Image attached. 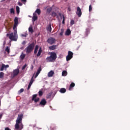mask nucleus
I'll use <instances>...</instances> for the list:
<instances>
[{"instance_id":"1","label":"nucleus","mask_w":130,"mask_h":130,"mask_svg":"<svg viewBox=\"0 0 130 130\" xmlns=\"http://www.w3.org/2000/svg\"><path fill=\"white\" fill-rule=\"evenodd\" d=\"M23 117H24L23 114L18 115V117L16 121V124L15 125V129L21 130L23 128V123H22Z\"/></svg>"},{"instance_id":"2","label":"nucleus","mask_w":130,"mask_h":130,"mask_svg":"<svg viewBox=\"0 0 130 130\" xmlns=\"http://www.w3.org/2000/svg\"><path fill=\"white\" fill-rule=\"evenodd\" d=\"M18 25L14 24L13 25V30L14 32L13 35V33L11 32L10 34H7L6 36L9 38L11 41H17L18 40V35L17 34V26Z\"/></svg>"},{"instance_id":"3","label":"nucleus","mask_w":130,"mask_h":130,"mask_svg":"<svg viewBox=\"0 0 130 130\" xmlns=\"http://www.w3.org/2000/svg\"><path fill=\"white\" fill-rule=\"evenodd\" d=\"M56 53L55 52H51L50 56L46 58V60L49 62H52L53 60H55L57 58Z\"/></svg>"},{"instance_id":"4","label":"nucleus","mask_w":130,"mask_h":130,"mask_svg":"<svg viewBox=\"0 0 130 130\" xmlns=\"http://www.w3.org/2000/svg\"><path fill=\"white\" fill-rule=\"evenodd\" d=\"M34 47H35V43L34 42L30 44L26 48V53H31L32 51H33L34 49Z\"/></svg>"},{"instance_id":"5","label":"nucleus","mask_w":130,"mask_h":130,"mask_svg":"<svg viewBox=\"0 0 130 130\" xmlns=\"http://www.w3.org/2000/svg\"><path fill=\"white\" fill-rule=\"evenodd\" d=\"M73 55H74V53L72 51H69L68 55L66 56L67 61L71 60L73 58Z\"/></svg>"},{"instance_id":"6","label":"nucleus","mask_w":130,"mask_h":130,"mask_svg":"<svg viewBox=\"0 0 130 130\" xmlns=\"http://www.w3.org/2000/svg\"><path fill=\"white\" fill-rule=\"evenodd\" d=\"M55 41H56L55 39L51 37L48 39L47 42L49 43V44L52 45V44H54V43H55Z\"/></svg>"},{"instance_id":"7","label":"nucleus","mask_w":130,"mask_h":130,"mask_svg":"<svg viewBox=\"0 0 130 130\" xmlns=\"http://www.w3.org/2000/svg\"><path fill=\"white\" fill-rule=\"evenodd\" d=\"M76 15H77L79 18L82 16V10L79 7L77 8Z\"/></svg>"},{"instance_id":"8","label":"nucleus","mask_w":130,"mask_h":130,"mask_svg":"<svg viewBox=\"0 0 130 130\" xmlns=\"http://www.w3.org/2000/svg\"><path fill=\"white\" fill-rule=\"evenodd\" d=\"M19 73H20V70L19 69H15V70L13 71L12 76L13 77H15L18 75H19Z\"/></svg>"},{"instance_id":"9","label":"nucleus","mask_w":130,"mask_h":130,"mask_svg":"<svg viewBox=\"0 0 130 130\" xmlns=\"http://www.w3.org/2000/svg\"><path fill=\"white\" fill-rule=\"evenodd\" d=\"M47 103V102H46V100H45V99H42L40 103V105L44 106L46 105Z\"/></svg>"},{"instance_id":"10","label":"nucleus","mask_w":130,"mask_h":130,"mask_svg":"<svg viewBox=\"0 0 130 130\" xmlns=\"http://www.w3.org/2000/svg\"><path fill=\"white\" fill-rule=\"evenodd\" d=\"M8 68H9V64L5 65V64L3 63L0 69V71H3L4 70H5V69H8Z\"/></svg>"},{"instance_id":"11","label":"nucleus","mask_w":130,"mask_h":130,"mask_svg":"<svg viewBox=\"0 0 130 130\" xmlns=\"http://www.w3.org/2000/svg\"><path fill=\"white\" fill-rule=\"evenodd\" d=\"M32 22H35V21L38 20V17L37 16H36V13H34L33 14V16H32Z\"/></svg>"},{"instance_id":"12","label":"nucleus","mask_w":130,"mask_h":130,"mask_svg":"<svg viewBox=\"0 0 130 130\" xmlns=\"http://www.w3.org/2000/svg\"><path fill=\"white\" fill-rule=\"evenodd\" d=\"M41 71H42V69H41V67H39L38 70L37 71L36 74L35 76V78H36L37 77H38V75H39V74L40 73V72H41Z\"/></svg>"},{"instance_id":"13","label":"nucleus","mask_w":130,"mask_h":130,"mask_svg":"<svg viewBox=\"0 0 130 130\" xmlns=\"http://www.w3.org/2000/svg\"><path fill=\"white\" fill-rule=\"evenodd\" d=\"M41 53H42V48H40L37 54V57H39V56H40V55H41Z\"/></svg>"},{"instance_id":"14","label":"nucleus","mask_w":130,"mask_h":130,"mask_svg":"<svg viewBox=\"0 0 130 130\" xmlns=\"http://www.w3.org/2000/svg\"><path fill=\"white\" fill-rule=\"evenodd\" d=\"M71 33H72V31H71V29H68L66 31L65 35L67 36H70V35H71Z\"/></svg>"},{"instance_id":"15","label":"nucleus","mask_w":130,"mask_h":130,"mask_svg":"<svg viewBox=\"0 0 130 130\" xmlns=\"http://www.w3.org/2000/svg\"><path fill=\"white\" fill-rule=\"evenodd\" d=\"M75 84L74 82L71 83L69 88V91H71L72 89H73V88L75 87Z\"/></svg>"},{"instance_id":"16","label":"nucleus","mask_w":130,"mask_h":130,"mask_svg":"<svg viewBox=\"0 0 130 130\" xmlns=\"http://www.w3.org/2000/svg\"><path fill=\"white\" fill-rule=\"evenodd\" d=\"M56 49V45H52L51 46L49 47V49L50 50H55V49Z\"/></svg>"},{"instance_id":"17","label":"nucleus","mask_w":130,"mask_h":130,"mask_svg":"<svg viewBox=\"0 0 130 130\" xmlns=\"http://www.w3.org/2000/svg\"><path fill=\"white\" fill-rule=\"evenodd\" d=\"M52 29V28H51V24H49L48 26V27L47 28V31L50 32V33H51Z\"/></svg>"},{"instance_id":"18","label":"nucleus","mask_w":130,"mask_h":130,"mask_svg":"<svg viewBox=\"0 0 130 130\" xmlns=\"http://www.w3.org/2000/svg\"><path fill=\"white\" fill-rule=\"evenodd\" d=\"M38 48H39V46H38V45H37L35 47V50H34L35 54H36V53H37V52L38 51Z\"/></svg>"},{"instance_id":"19","label":"nucleus","mask_w":130,"mask_h":130,"mask_svg":"<svg viewBox=\"0 0 130 130\" xmlns=\"http://www.w3.org/2000/svg\"><path fill=\"white\" fill-rule=\"evenodd\" d=\"M53 75H54V72H53V71H51L48 74V77H52Z\"/></svg>"},{"instance_id":"20","label":"nucleus","mask_w":130,"mask_h":130,"mask_svg":"<svg viewBox=\"0 0 130 130\" xmlns=\"http://www.w3.org/2000/svg\"><path fill=\"white\" fill-rule=\"evenodd\" d=\"M18 23H19V20L17 17H15L14 18V24L18 25Z\"/></svg>"},{"instance_id":"21","label":"nucleus","mask_w":130,"mask_h":130,"mask_svg":"<svg viewBox=\"0 0 130 130\" xmlns=\"http://www.w3.org/2000/svg\"><path fill=\"white\" fill-rule=\"evenodd\" d=\"M25 56H26V55H25V54H24V53H22L20 56V59L21 60H23V59H24L25 58Z\"/></svg>"},{"instance_id":"22","label":"nucleus","mask_w":130,"mask_h":130,"mask_svg":"<svg viewBox=\"0 0 130 130\" xmlns=\"http://www.w3.org/2000/svg\"><path fill=\"white\" fill-rule=\"evenodd\" d=\"M59 92L62 93H66V92H67V89H66V88H62L60 89Z\"/></svg>"},{"instance_id":"23","label":"nucleus","mask_w":130,"mask_h":130,"mask_svg":"<svg viewBox=\"0 0 130 130\" xmlns=\"http://www.w3.org/2000/svg\"><path fill=\"white\" fill-rule=\"evenodd\" d=\"M68 75V72H67L66 71H63L62 72V76L63 77H66V76H67Z\"/></svg>"},{"instance_id":"24","label":"nucleus","mask_w":130,"mask_h":130,"mask_svg":"<svg viewBox=\"0 0 130 130\" xmlns=\"http://www.w3.org/2000/svg\"><path fill=\"white\" fill-rule=\"evenodd\" d=\"M35 13H37V14H38V15H40L41 14V10H40V9H37L36 10Z\"/></svg>"},{"instance_id":"25","label":"nucleus","mask_w":130,"mask_h":130,"mask_svg":"<svg viewBox=\"0 0 130 130\" xmlns=\"http://www.w3.org/2000/svg\"><path fill=\"white\" fill-rule=\"evenodd\" d=\"M16 13L17 15L20 14V7H19V6H16Z\"/></svg>"},{"instance_id":"26","label":"nucleus","mask_w":130,"mask_h":130,"mask_svg":"<svg viewBox=\"0 0 130 130\" xmlns=\"http://www.w3.org/2000/svg\"><path fill=\"white\" fill-rule=\"evenodd\" d=\"M51 95H52V92H50L48 93V94L47 95V99H49L51 98Z\"/></svg>"},{"instance_id":"27","label":"nucleus","mask_w":130,"mask_h":130,"mask_svg":"<svg viewBox=\"0 0 130 130\" xmlns=\"http://www.w3.org/2000/svg\"><path fill=\"white\" fill-rule=\"evenodd\" d=\"M10 14H12V15L15 14V9L14 8H11L10 9Z\"/></svg>"},{"instance_id":"28","label":"nucleus","mask_w":130,"mask_h":130,"mask_svg":"<svg viewBox=\"0 0 130 130\" xmlns=\"http://www.w3.org/2000/svg\"><path fill=\"white\" fill-rule=\"evenodd\" d=\"M51 130H55L56 129V127L54 125H51L50 126Z\"/></svg>"},{"instance_id":"29","label":"nucleus","mask_w":130,"mask_h":130,"mask_svg":"<svg viewBox=\"0 0 130 130\" xmlns=\"http://www.w3.org/2000/svg\"><path fill=\"white\" fill-rule=\"evenodd\" d=\"M51 16H53L54 18H55V17H57V14H56V13L53 12L52 13Z\"/></svg>"},{"instance_id":"30","label":"nucleus","mask_w":130,"mask_h":130,"mask_svg":"<svg viewBox=\"0 0 130 130\" xmlns=\"http://www.w3.org/2000/svg\"><path fill=\"white\" fill-rule=\"evenodd\" d=\"M4 76H5V73H4V72L0 73V79H3Z\"/></svg>"},{"instance_id":"31","label":"nucleus","mask_w":130,"mask_h":130,"mask_svg":"<svg viewBox=\"0 0 130 130\" xmlns=\"http://www.w3.org/2000/svg\"><path fill=\"white\" fill-rule=\"evenodd\" d=\"M61 32L59 34L60 36H62V35H63V32H64V30H63V29L61 28L60 29Z\"/></svg>"},{"instance_id":"32","label":"nucleus","mask_w":130,"mask_h":130,"mask_svg":"<svg viewBox=\"0 0 130 130\" xmlns=\"http://www.w3.org/2000/svg\"><path fill=\"white\" fill-rule=\"evenodd\" d=\"M38 93H39V96H40V97H41V96L43 95V91H42V90H40Z\"/></svg>"},{"instance_id":"33","label":"nucleus","mask_w":130,"mask_h":130,"mask_svg":"<svg viewBox=\"0 0 130 130\" xmlns=\"http://www.w3.org/2000/svg\"><path fill=\"white\" fill-rule=\"evenodd\" d=\"M51 11H52V8H51L47 9V13H48L49 14V13H50L51 12Z\"/></svg>"},{"instance_id":"34","label":"nucleus","mask_w":130,"mask_h":130,"mask_svg":"<svg viewBox=\"0 0 130 130\" xmlns=\"http://www.w3.org/2000/svg\"><path fill=\"white\" fill-rule=\"evenodd\" d=\"M33 78H34V76H32L30 80V81L29 83L30 85H32V84H33V82H34V79H33Z\"/></svg>"},{"instance_id":"35","label":"nucleus","mask_w":130,"mask_h":130,"mask_svg":"<svg viewBox=\"0 0 130 130\" xmlns=\"http://www.w3.org/2000/svg\"><path fill=\"white\" fill-rule=\"evenodd\" d=\"M28 31L29 32H31V33H33V32H34L33 28L32 27H29L28 28Z\"/></svg>"},{"instance_id":"36","label":"nucleus","mask_w":130,"mask_h":130,"mask_svg":"<svg viewBox=\"0 0 130 130\" xmlns=\"http://www.w3.org/2000/svg\"><path fill=\"white\" fill-rule=\"evenodd\" d=\"M5 51H6L7 52H8V53H10V49L9 48V47H6V49H5Z\"/></svg>"},{"instance_id":"37","label":"nucleus","mask_w":130,"mask_h":130,"mask_svg":"<svg viewBox=\"0 0 130 130\" xmlns=\"http://www.w3.org/2000/svg\"><path fill=\"white\" fill-rule=\"evenodd\" d=\"M37 97V94H34L32 95V101H34L35 99H36V98Z\"/></svg>"},{"instance_id":"38","label":"nucleus","mask_w":130,"mask_h":130,"mask_svg":"<svg viewBox=\"0 0 130 130\" xmlns=\"http://www.w3.org/2000/svg\"><path fill=\"white\" fill-rule=\"evenodd\" d=\"M92 11V5H90L89 6V12Z\"/></svg>"},{"instance_id":"39","label":"nucleus","mask_w":130,"mask_h":130,"mask_svg":"<svg viewBox=\"0 0 130 130\" xmlns=\"http://www.w3.org/2000/svg\"><path fill=\"white\" fill-rule=\"evenodd\" d=\"M27 35H28V34H21V37H27Z\"/></svg>"},{"instance_id":"40","label":"nucleus","mask_w":130,"mask_h":130,"mask_svg":"<svg viewBox=\"0 0 130 130\" xmlns=\"http://www.w3.org/2000/svg\"><path fill=\"white\" fill-rule=\"evenodd\" d=\"M24 92V88H21L20 90L18 91V93H23Z\"/></svg>"},{"instance_id":"41","label":"nucleus","mask_w":130,"mask_h":130,"mask_svg":"<svg viewBox=\"0 0 130 130\" xmlns=\"http://www.w3.org/2000/svg\"><path fill=\"white\" fill-rule=\"evenodd\" d=\"M34 101H35V103H37L39 101V98L34 100Z\"/></svg>"},{"instance_id":"42","label":"nucleus","mask_w":130,"mask_h":130,"mask_svg":"<svg viewBox=\"0 0 130 130\" xmlns=\"http://www.w3.org/2000/svg\"><path fill=\"white\" fill-rule=\"evenodd\" d=\"M59 17H60L61 19H62V18H63V15H62L61 13H59Z\"/></svg>"},{"instance_id":"43","label":"nucleus","mask_w":130,"mask_h":130,"mask_svg":"<svg viewBox=\"0 0 130 130\" xmlns=\"http://www.w3.org/2000/svg\"><path fill=\"white\" fill-rule=\"evenodd\" d=\"M26 67H27V64H24L22 68V70H25V69H26Z\"/></svg>"},{"instance_id":"44","label":"nucleus","mask_w":130,"mask_h":130,"mask_svg":"<svg viewBox=\"0 0 130 130\" xmlns=\"http://www.w3.org/2000/svg\"><path fill=\"white\" fill-rule=\"evenodd\" d=\"M71 25H74V24H75V21L74 20H71Z\"/></svg>"},{"instance_id":"45","label":"nucleus","mask_w":130,"mask_h":130,"mask_svg":"<svg viewBox=\"0 0 130 130\" xmlns=\"http://www.w3.org/2000/svg\"><path fill=\"white\" fill-rule=\"evenodd\" d=\"M31 86H32L31 84H28V87H27V90H29L31 88Z\"/></svg>"},{"instance_id":"46","label":"nucleus","mask_w":130,"mask_h":130,"mask_svg":"<svg viewBox=\"0 0 130 130\" xmlns=\"http://www.w3.org/2000/svg\"><path fill=\"white\" fill-rule=\"evenodd\" d=\"M18 5L20 6H23V4L20 2H18Z\"/></svg>"},{"instance_id":"47","label":"nucleus","mask_w":130,"mask_h":130,"mask_svg":"<svg viewBox=\"0 0 130 130\" xmlns=\"http://www.w3.org/2000/svg\"><path fill=\"white\" fill-rule=\"evenodd\" d=\"M22 44L23 45H25V44H26V41H23L22 43Z\"/></svg>"},{"instance_id":"48","label":"nucleus","mask_w":130,"mask_h":130,"mask_svg":"<svg viewBox=\"0 0 130 130\" xmlns=\"http://www.w3.org/2000/svg\"><path fill=\"white\" fill-rule=\"evenodd\" d=\"M62 24H64V16H63Z\"/></svg>"},{"instance_id":"49","label":"nucleus","mask_w":130,"mask_h":130,"mask_svg":"<svg viewBox=\"0 0 130 130\" xmlns=\"http://www.w3.org/2000/svg\"><path fill=\"white\" fill-rule=\"evenodd\" d=\"M3 115H4V114H0V120L2 119V118L3 117Z\"/></svg>"},{"instance_id":"50","label":"nucleus","mask_w":130,"mask_h":130,"mask_svg":"<svg viewBox=\"0 0 130 130\" xmlns=\"http://www.w3.org/2000/svg\"><path fill=\"white\" fill-rule=\"evenodd\" d=\"M22 2H23L24 3H26L27 2V0H21Z\"/></svg>"},{"instance_id":"51","label":"nucleus","mask_w":130,"mask_h":130,"mask_svg":"<svg viewBox=\"0 0 130 130\" xmlns=\"http://www.w3.org/2000/svg\"><path fill=\"white\" fill-rule=\"evenodd\" d=\"M88 28H87V29H86V31H88Z\"/></svg>"},{"instance_id":"52","label":"nucleus","mask_w":130,"mask_h":130,"mask_svg":"<svg viewBox=\"0 0 130 130\" xmlns=\"http://www.w3.org/2000/svg\"><path fill=\"white\" fill-rule=\"evenodd\" d=\"M31 69H33V67H31Z\"/></svg>"},{"instance_id":"53","label":"nucleus","mask_w":130,"mask_h":130,"mask_svg":"<svg viewBox=\"0 0 130 130\" xmlns=\"http://www.w3.org/2000/svg\"><path fill=\"white\" fill-rule=\"evenodd\" d=\"M0 106H1V100H0Z\"/></svg>"},{"instance_id":"54","label":"nucleus","mask_w":130,"mask_h":130,"mask_svg":"<svg viewBox=\"0 0 130 130\" xmlns=\"http://www.w3.org/2000/svg\"><path fill=\"white\" fill-rule=\"evenodd\" d=\"M21 49H23V48H21Z\"/></svg>"}]
</instances>
